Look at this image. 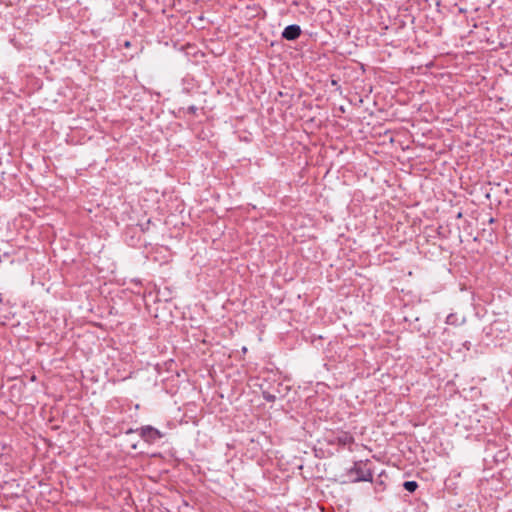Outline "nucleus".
<instances>
[{
  "instance_id": "obj_1",
  "label": "nucleus",
  "mask_w": 512,
  "mask_h": 512,
  "mask_svg": "<svg viewBox=\"0 0 512 512\" xmlns=\"http://www.w3.org/2000/svg\"><path fill=\"white\" fill-rule=\"evenodd\" d=\"M347 475L354 476L351 479L352 483L373 482L374 470L371 467V461L369 459L355 461L347 470Z\"/></svg>"
},
{
  "instance_id": "obj_2",
  "label": "nucleus",
  "mask_w": 512,
  "mask_h": 512,
  "mask_svg": "<svg viewBox=\"0 0 512 512\" xmlns=\"http://www.w3.org/2000/svg\"><path fill=\"white\" fill-rule=\"evenodd\" d=\"M324 439L328 445L337 446L338 449L348 448L351 450V445L355 443L354 436L350 432L341 429L330 431Z\"/></svg>"
},
{
  "instance_id": "obj_3",
  "label": "nucleus",
  "mask_w": 512,
  "mask_h": 512,
  "mask_svg": "<svg viewBox=\"0 0 512 512\" xmlns=\"http://www.w3.org/2000/svg\"><path fill=\"white\" fill-rule=\"evenodd\" d=\"M139 436L148 444H154L158 439L164 437V433L151 425H144L136 428Z\"/></svg>"
},
{
  "instance_id": "obj_4",
  "label": "nucleus",
  "mask_w": 512,
  "mask_h": 512,
  "mask_svg": "<svg viewBox=\"0 0 512 512\" xmlns=\"http://www.w3.org/2000/svg\"><path fill=\"white\" fill-rule=\"evenodd\" d=\"M302 33L301 27L297 24H291L284 28L281 33L283 39L287 41H295Z\"/></svg>"
},
{
  "instance_id": "obj_5",
  "label": "nucleus",
  "mask_w": 512,
  "mask_h": 512,
  "mask_svg": "<svg viewBox=\"0 0 512 512\" xmlns=\"http://www.w3.org/2000/svg\"><path fill=\"white\" fill-rule=\"evenodd\" d=\"M418 486L419 485L416 481H405L403 483L404 489L410 493L415 492L417 490Z\"/></svg>"
},
{
  "instance_id": "obj_6",
  "label": "nucleus",
  "mask_w": 512,
  "mask_h": 512,
  "mask_svg": "<svg viewBox=\"0 0 512 512\" xmlns=\"http://www.w3.org/2000/svg\"><path fill=\"white\" fill-rule=\"evenodd\" d=\"M262 397L267 401V402H275L277 397L275 394H272L270 393L269 391H262Z\"/></svg>"
},
{
  "instance_id": "obj_7",
  "label": "nucleus",
  "mask_w": 512,
  "mask_h": 512,
  "mask_svg": "<svg viewBox=\"0 0 512 512\" xmlns=\"http://www.w3.org/2000/svg\"><path fill=\"white\" fill-rule=\"evenodd\" d=\"M150 223H151V221L147 220L145 223L139 224V227H140L141 231L142 232L148 231Z\"/></svg>"
},
{
  "instance_id": "obj_8",
  "label": "nucleus",
  "mask_w": 512,
  "mask_h": 512,
  "mask_svg": "<svg viewBox=\"0 0 512 512\" xmlns=\"http://www.w3.org/2000/svg\"><path fill=\"white\" fill-rule=\"evenodd\" d=\"M197 110H198V108H197L196 106H194V105H191V106H189V107L187 108V112H188L189 114H195V113L197 112Z\"/></svg>"
},
{
  "instance_id": "obj_9",
  "label": "nucleus",
  "mask_w": 512,
  "mask_h": 512,
  "mask_svg": "<svg viewBox=\"0 0 512 512\" xmlns=\"http://www.w3.org/2000/svg\"><path fill=\"white\" fill-rule=\"evenodd\" d=\"M137 433L136 429L130 428L126 431V434Z\"/></svg>"
},
{
  "instance_id": "obj_10",
  "label": "nucleus",
  "mask_w": 512,
  "mask_h": 512,
  "mask_svg": "<svg viewBox=\"0 0 512 512\" xmlns=\"http://www.w3.org/2000/svg\"><path fill=\"white\" fill-rule=\"evenodd\" d=\"M377 485L382 486V485H384V483L382 480H379V481H377Z\"/></svg>"
},
{
  "instance_id": "obj_11",
  "label": "nucleus",
  "mask_w": 512,
  "mask_h": 512,
  "mask_svg": "<svg viewBox=\"0 0 512 512\" xmlns=\"http://www.w3.org/2000/svg\"><path fill=\"white\" fill-rule=\"evenodd\" d=\"M125 47H130V42L129 41H126L125 44H124Z\"/></svg>"
},
{
  "instance_id": "obj_12",
  "label": "nucleus",
  "mask_w": 512,
  "mask_h": 512,
  "mask_svg": "<svg viewBox=\"0 0 512 512\" xmlns=\"http://www.w3.org/2000/svg\"><path fill=\"white\" fill-rule=\"evenodd\" d=\"M452 317V315H449L447 316V322L449 323L450 322V318Z\"/></svg>"
},
{
  "instance_id": "obj_13",
  "label": "nucleus",
  "mask_w": 512,
  "mask_h": 512,
  "mask_svg": "<svg viewBox=\"0 0 512 512\" xmlns=\"http://www.w3.org/2000/svg\"><path fill=\"white\" fill-rule=\"evenodd\" d=\"M132 448H133V449H136V448H137V445H136V444H133V445H132Z\"/></svg>"
}]
</instances>
